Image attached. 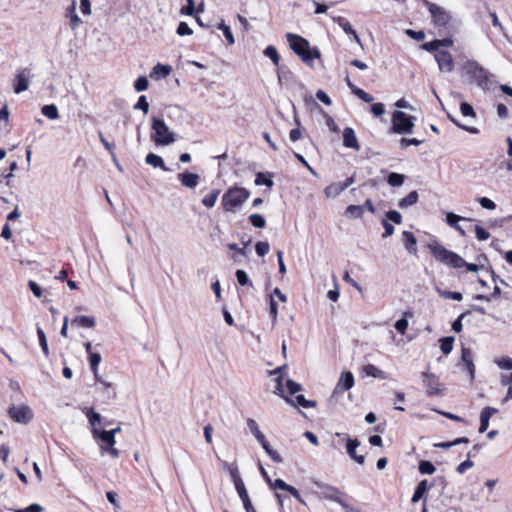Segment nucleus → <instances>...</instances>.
I'll return each instance as SVG.
<instances>
[{
  "label": "nucleus",
  "instance_id": "f257e3e1",
  "mask_svg": "<svg viewBox=\"0 0 512 512\" xmlns=\"http://www.w3.org/2000/svg\"><path fill=\"white\" fill-rule=\"evenodd\" d=\"M286 39L290 48L296 53L303 62L310 63L313 59L320 58V52L317 48H311L309 42L293 33H287Z\"/></svg>",
  "mask_w": 512,
  "mask_h": 512
},
{
  "label": "nucleus",
  "instance_id": "f03ea898",
  "mask_svg": "<svg viewBox=\"0 0 512 512\" xmlns=\"http://www.w3.org/2000/svg\"><path fill=\"white\" fill-rule=\"evenodd\" d=\"M250 197V191L243 187L233 186L222 196V206L226 212H236Z\"/></svg>",
  "mask_w": 512,
  "mask_h": 512
},
{
  "label": "nucleus",
  "instance_id": "7ed1b4c3",
  "mask_svg": "<svg viewBox=\"0 0 512 512\" xmlns=\"http://www.w3.org/2000/svg\"><path fill=\"white\" fill-rule=\"evenodd\" d=\"M432 255L436 260L449 265L453 268H461L465 264V260L458 254L446 249L437 242L428 245Z\"/></svg>",
  "mask_w": 512,
  "mask_h": 512
},
{
  "label": "nucleus",
  "instance_id": "20e7f679",
  "mask_svg": "<svg viewBox=\"0 0 512 512\" xmlns=\"http://www.w3.org/2000/svg\"><path fill=\"white\" fill-rule=\"evenodd\" d=\"M151 121V128L153 130L151 139L156 145H170L175 141L174 133L169 130V127L163 119L152 116Z\"/></svg>",
  "mask_w": 512,
  "mask_h": 512
},
{
  "label": "nucleus",
  "instance_id": "39448f33",
  "mask_svg": "<svg viewBox=\"0 0 512 512\" xmlns=\"http://www.w3.org/2000/svg\"><path fill=\"white\" fill-rule=\"evenodd\" d=\"M422 3L428 9L434 26L439 30L447 28L451 20L450 13L445 8L428 0H423Z\"/></svg>",
  "mask_w": 512,
  "mask_h": 512
},
{
  "label": "nucleus",
  "instance_id": "423d86ee",
  "mask_svg": "<svg viewBox=\"0 0 512 512\" xmlns=\"http://www.w3.org/2000/svg\"><path fill=\"white\" fill-rule=\"evenodd\" d=\"M391 130L396 134H411L414 128V117L402 111H394L392 114Z\"/></svg>",
  "mask_w": 512,
  "mask_h": 512
},
{
  "label": "nucleus",
  "instance_id": "0eeeda50",
  "mask_svg": "<svg viewBox=\"0 0 512 512\" xmlns=\"http://www.w3.org/2000/svg\"><path fill=\"white\" fill-rule=\"evenodd\" d=\"M467 73L482 88L487 89L489 85V73L486 69L479 65L476 61H469L467 63Z\"/></svg>",
  "mask_w": 512,
  "mask_h": 512
},
{
  "label": "nucleus",
  "instance_id": "6e6552de",
  "mask_svg": "<svg viewBox=\"0 0 512 512\" xmlns=\"http://www.w3.org/2000/svg\"><path fill=\"white\" fill-rule=\"evenodd\" d=\"M434 58L440 72L451 73L455 69V61L449 51L441 49L434 55Z\"/></svg>",
  "mask_w": 512,
  "mask_h": 512
},
{
  "label": "nucleus",
  "instance_id": "1a4fd4ad",
  "mask_svg": "<svg viewBox=\"0 0 512 512\" xmlns=\"http://www.w3.org/2000/svg\"><path fill=\"white\" fill-rule=\"evenodd\" d=\"M422 381L428 396H439L442 393L441 384L438 378L429 372L422 373Z\"/></svg>",
  "mask_w": 512,
  "mask_h": 512
},
{
  "label": "nucleus",
  "instance_id": "9d476101",
  "mask_svg": "<svg viewBox=\"0 0 512 512\" xmlns=\"http://www.w3.org/2000/svg\"><path fill=\"white\" fill-rule=\"evenodd\" d=\"M30 69L29 68H21L17 71L13 82V89L16 94L24 92L28 89L30 84Z\"/></svg>",
  "mask_w": 512,
  "mask_h": 512
},
{
  "label": "nucleus",
  "instance_id": "9b49d317",
  "mask_svg": "<svg viewBox=\"0 0 512 512\" xmlns=\"http://www.w3.org/2000/svg\"><path fill=\"white\" fill-rule=\"evenodd\" d=\"M354 386V376L351 372H342L341 376L333 390V395L342 394Z\"/></svg>",
  "mask_w": 512,
  "mask_h": 512
},
{
  "label": "nucleus",
  "instance_id": "f8f14e48",
  "mask_svg": "<svg viewBox=\"0 0 512 512\" xmlns=\"http://www.w3.org/2000/svg\"><path fill=\"white\" fill-rule=\"evenodd\" d=\"M9 415L19 423H27L31 419V411L27 406H13L9 409Z\"/></svg>",
  "mask_w": 512,
  "mask_h": 512
},
{
  "label": "nucleus",
  "instance_id": "ddd939ff",
  "mask_svg": "<svg viewBox=\"0 0 512 512\" xmlns=\"http://www.w3.org/2000/svg\"><path fill=\"white\" fill-rule=\"evenodd\" d=\"M343 145L356 151L360 149L355 131L351 127H346L343 131Z\"/></svg>",
  "mask_w": 512,
  "mask_h": 512
},
{
  "label": "nucleus",
  "instance_id": "4468645a",
  "mask_svg": "<svg viewBox=\"0 0 512 512\" xmlns=\"http://www.w3.org/2000/svg\"><path fill=\"white\" fill-rule=\"evenodd\" d=\"M347 444H346V450L348 455L356 461L358 464H364L365 457L363 455H358L356 453L357 447L360 445V442L357 439H352L350 437H347Z\"/></svg>",
  "mask_w": 512,
  "mask_h": 512
},
{
  "label": "nucleus",
  "instance_id": "2eb2a0df",
  "mask_svg": "<svg viewBox=\"0 0 512 512\" xmlns=\"http://www.w3.org/2000/svg\"><path fill=\"white\" fill-rule=\"evenodd\" d=\"M498 410L493 407H485L480 414L479 432L484 433L489 427L490 418L496 414Z\"/></svg>",
  "mask_w": 512,
  "mask_h": 512
},
{
  "label": "nucleus",
  "instance_id": "dca6fc26",
  "mask_svg": "<svg viewBox=\"0 0 512 512\" xmlns=\"http://www.w3.org/2000/svg\"><path fill=\"white\" fill-rule=\"evenodd\" d=\"M178 178L184 187H187L190 189L195 188L198 185L199 180H200V176L198 174L190 173V172L181 173L178 175Z\"/></svg>",
  "mask_w": 512,
  "mask_h": 512
},
{
  "label": "nucleus",
  "instance_id": "f3484780",
  "mask_svg": "<svg viewBox=\"0 0 512 512\" xmlns=\"http://www.w3.org/2000/svg\"><path fill=\"white\" fill-rule=\"evenodd\" d=\"M402 240L406 250L410 254H416L417 252V240L412 232L403 231L402 232Z\"/></svg>",
  "mask_w": 512,
  "mask_h": 512
},
{
  "label": "nucleus",
  "instance_id": "a211bd4d",
  "mask_svg": "<svg viewBox=\"0 0 512 512\" xmlns=\"http://www.w3.org/2000/svg\"><path fill=\"white\" fill-rule=\"evenodd\" d=\"M92 435L95 439L101 440L107 447L115 446L116 440L113 436V432H108L107 430H94L92 431Z\"/></svg>",
  "mask_w": 512,
  "mask_h": 512
},
{
  "label": "nucleus",
  "instance_id": "6ab92c4d",
  "mask_svg": "<svg viewBox=\"0 0 512 512\" xmlns=\"http://www.w3.org/2000/svg\"><path fill=\"white\" fill-rule=\"evenodd\" d=\"M461 220H469V219L465 218V217H462V216H459V215H456L453 212H448L446 214V222H447V224L450 227H452L455 230H457L460 233V235L465 236L464 229L458 224V222L461 221Z\"/></svg>",
  "mask_w": 512,
  "mask_h": 512
},
{
  "label": "nucleus",
  "instance_id": "aec40b11",
  "mask_svg": "<svg viewBox=\"0 0 512 512\" xmlns=\"http://www.w3.org/2000/svg\"><path fill=\"white\" fill-rule=\"evenodd\" d=\"M462 362L467 369L471 380L474 379V373H475V366L472 359V353L469 349H462V356H461Z\"/></svg>",
  "mask_w": 512,
  "mask_h": 512
},
{
  "label": "nucleus",
  "instance_id": "412c9836",
  "mask_svg": "<svg viewBox=\"0 0 512 512\" xmlns=\"http://www.w3.org/2000/svg\"><path fill=\"white\" fill-rule=\"evenodd\" d=\"M362 371L364 372V374L366 376H370V377H373V378H378V379H382V380H385V379L388 378L386 372H384L383 370L379 369L378 367H376L373 364H366V365H364L363 368H362Z\"/></svg>",
  "mask_w": 512,
  "mask_h": 512
},
{
  "label": "nucleus",
  "instance_id": "4be33fe9",
  "mask_svg": "<svg viewBox=\"0 0 512 512\" xmlns=\"http://www.w3.org/2000/svg\"><path fill=\"white\" fill-rule=\"evenodd\" d=\"M95 323H96V321L93 316H85V315L76 316L72 321L73 325H77L78 327H83V328H93L95 326Z\"/></svg>",
  "mask_w": 512,
  "mask_h": 512
},
{
  "label": "nucleus",
  "instance_id": "5701e85b",
  "mask_svg": "<svg viewBox=\"0 0 512 512\" xmlns=\"http://www.w3.org/2000/svg\"><path fill=\"white\" fill-rule=\"evenodd\" d=\"M419 194L417 191H411L406 197L402 198L398 202V207L401 209H406L410 206H413L418 202Z\"/></svg>",
  "mask_w": 512,
  "mask_h": 512
},
{
  "label": "nucleus",
  "instance_id": "b1692460",
  "mask_svg": "<svg viewBox=\"0 0 512 512\" xmlns=\"http://www.w3.org/2000/svg\"><path fill=\"white\" fill-rule=\"evenodd\" d=\"M428 481L426 479L420 481L413 493L411 501L413 503L418 502L428 491Z\"/></svg>",
  "mask_w": 512,
  "mask_h": 512
},
{
  "label": "nucleus",
  "instance_id": "393cba45",
  "mask_svg": "<svg viewBox=\"0 0 512 512\" xmlns=\"http://www.w3.org/2000/svg\"><path fill=\"white\" fill-rule=\"evenodd\" d=\"M85 414L89 421V424L92 427L91 432L94 430H99L97 426L101 424V415L98 412H95L93 408L87 409Z\"/></svg>",
  "mask_w": 512,
  "mask_h": 512
},
{
  "label": "nucleus",
  "instance_id": "a878e982",
  "mask_svg": "<svg viewBox=\"0 0 512 512\" xmlns=\"http://www.w3.org/2000/svg\"><path fill=\"white\" fill-rule=\"evenodd\" d=\"M172 71L171 66L169 65H162L158 63L156 66H154L151 77L152 78H165L167 77Z\"/></svg>",
  "mask_w": 512,
  "mask_h": 512
},
{
  "label": "nucleus",
  "instance_id": "bb28decb",
  "mask_svg": "<svg viewBox=\"0 0 512 512\" xmlns=\"http://www.w3.org/2000/svg\"><path fill=\"white\" fill-rule=\"evenodd\" d=\"M145 161L147 164L153 166L154 168H161L163 169L164 171H168L169 169L165 166V163L163 161V159L154 154V153H149L147 154L146 158H145Z\"/></svg>",
  "mask_w": 512,
  "mask_h": 512
},
{
  "label": "nucleus",
  "instance_id": "cd10ccee",
  "mask_svg": "<svg viewBox=\"0 0 512 512\" xmlns=\"http://www.w3.org/2000/svg\"><path fill=\"white\" fill-rule=\"evenodd\" d=\"M344 191L340 182L332 183L324 189L327 198H336Z\"/></svg>",
  "mask_w": 512,
  "mask_h": 512
},
{
  "label": "nucleus",
  "instance_id": "c85d7f7f",
  "mask_svg": "<svg viewBox=\"0 0 512 512\" xmlns=\"http://www.w3.org/2000/svg\"><path fill=\"white\" fill-rule=\"evenodd\" d=\"M285 368H286V366L284 365V366L277 367L276 369H274L272 371H269L270 375H278L277 378H276L275 393L280 395V396H284V389H283V386H282V376L279 375V374Z\"/></svg>",
  "mask_w": 512,
  "mask_h": 512
},
{
  "label": "nucleus",
  "instance_id": "c756f323",
  "mask_svg": "<svg viewBox=\"0 0 512 512\" xmlns=\"http://www.w3.org/2000/svg\"><path fill=\"white\" fill-rule=\"evenodd\" d=\"M235 489H236L240 499L242 500L244 509L252 506V502H251L248 492L246 490L245 484L242 483L239 486H236Z\"/></svg>",
  "mask_w": 512,
  "mask_h": 512
},
{
  "label": "nucleus",
  "instance_id": "7c9ffc66",
  "mask_svg": "<svg viewBox=\"0 0 512 512\" xmlns=\"http://www.w3.org/2000/svg\"><path fill=\"white\" fill-rule=\"evenodd\" d=\"M323 496L328 500L338 502L342 498V493L336 487L327 486L326 491L323 492Z\"/></svg>",
  "mask_w": 512,
  "mask_h": 512
},
{
  "label": "nucleus",
  "instance_id": "2f4dec72",
  "mask_svg": "<svg viewBox=\"0 0 512 512\" xmlns=\"http://www.w3.org/2000/svg\"><path fill=\"white\" fill-rule=\"evenodd\" d=\"M364 214V206L349 205L345 210V216L349 218H361Z\"/></svg>",
  "mask_w": 512,
  "mask_h": 512
},
{
  "label": "nucleus",
  "instance_id": "473e14b6",
  "mask_svg": "<svg viewBox=\"0 0 512 512\" xmlns=\"http://www.w3.org/2000/svg\"><path fill=\"white\" fill-rule=\"evenodd\" d=\"M247 426L257 441H263V437H265V435L260 431L258 424L254 419L248 418Z\"/></svg>",
  "mask_w": 512,
  "mask_h": 512
},
{
  "label": "nucleus",
  "instance_id": "72a5a7b5",
  "mask_svg": "<svg viewBox=\"0 0 512 512\" xmlns=\"http://www.w3.org/2000/svg\"><path fill=\"white\" fill-rule=\"evenodd\" d=\"M219 194H220V190H218V189L211 191L210 194L203 197L202 204L207 208L214 207L216 204V201L219 197Z\"/></svg>",
  "mask_w": 512,
  "mask_h": 512
},
{
  "label": "nucleus",
  "instance_id": "f704fd0d",
  "mask_svg": "<svg viewBox=\"0 0 512 512\" xmlns=\"http://www.w3.org/2000/svg\"><path fill=\"white\" fill-rule=\"evenodd\" d=\"M454 337L448 336L440 339V349L443 354L448 355L453 350Z\"/></svg>",
  "mask_w": 512,
  "mask_h": 512
},
{
  "label": "nucleus",
  "instance_id": "c9c22d12",
  "mask_svg": "<svg viewBox=\"0 0 512 512\" xmlns=\"http://www.w3.org/2000/svg\"><path fill=\"white\" fill-rule=\"evenodd\" d=\"M264 55L271 59L274 65L278 66L280 62V55L273 45L267 46L264 51Z\"/></svg>",
  "mask_w": 512,
  "mask_h": 512
},
{
  "label": "nucleus",
  "instance_id": "e433bc0d",
  "mask_svg": "<svg viewBox=\"0 0 512 512\" xmlns=\"http://www.w3.org/2000/svg\"><path fill=\"white\" fill-rule=\"evenodd\" d=\"M42 114L50 120H55L59 117L58 108L54 104L44 105L42 107Z\"/></svg>",
  "mask_w": 512,
  "mask_h": 512
},
{
  "label": "nucleus",
  "instance_id": "4c0bfd02",
  "mask_svg": "<svg viewBox=\"0 0 512 512\" xmlns=\"http://www.w3.org/2000/svg\"><path fill=\"white\" fill-rule=\"evenodd\" d=\"M405 176L403 174L392 172L388 175L387 183L393 187H399L404 183Z\"/></svg>",
  "mask_w": 512,
  "mask_h": 512
},
{
  "label": "nucleus",
  "instance_id": "58836bf2",
  "mask_svg": "<svg viewBox=\"0 0 512 512\" xmlns=\"http://www.w3.org/2000/svg\"><path fill=\"white\" fill-rule=\"evenodd\" d=\"M37 336H38L39 344L42 348L44 355L46 357H48L49 356V348H48L47 338H46V335H45L43 329L40 327H37Z\"/></svg>",
  "mask_w": 512,
  "mask_h": 512
},
{
  "label": "nucleus",
  "instance_id": "ea45409f",
  "mask_svg": "<svg viewBox=\"0 0 512 512\" xmlns=\"http://www.w3.org/2000/svg\"><path fill=\"white\" fill-rule=\"evenodd\" d=\"M436 291L441 297L445 299H452L455 301H461L463 299V296L460 292L441 290L440 288H437Z\"/></svg>",
  "mask_w": 512,
  "mask_h": 512
},
{
  "label": "nucleus",
  "instance_id": "a19ab883",
  "mask_svg": "<svg viewBox=\"0 0 512 512\" xmlns=\"http://www.w3.org/2000/svg\"><path fill=\"white\" fill-rule=\"evenodd\" d=\"M418 469L421 474L427 475H431L436 471L435 466L430 461L426 460L420 461Z\"/></svg>",
  "mask_w": 512,
  "mask_h": 512
},
{
  "label": "nucleus",
  "instance_id": "79ce46f5",
  "mask_svg": "<svg viewBox=\"0 0 512 512\" xmlns=\"http://www.w3.org/2000/svg\"><path fill=\"white\" fill-rule=\"evenodd\" d=\"M235 275H236V279H237V282L239 283V285H241V286L249 285L251 287L253 286L247 273L244 270H241V269L237 270Z\"/></svg>",
  "mask_w": 512,
  "mask_h": 512
},
{
  "label": "nucleus",
  "instance_id": "37998d69",
  "mask_svg": "<svg viewBox=\"0 0 512 512\" xmlns=\"http://www.w3.org/2000/svg\"><path fill=\"white\" fill-rule=\"evenodd\" d=\"M101 362V355L97 352L90 353L89 355V365L90 369L93 372V374H96V370L98 369V366Z\"/></svg>",
  "mask_w": 512,
  "mask_h": 512
},
{
  "label": "nucleus",
  "instance_id": "c03bdc74",
  "mask_svg": "<svg viewBox=\"0 0 512 512\" xmlns=\"http://www.w3.org/2000/svg\"><path fill=\"white\" fill-rule=\"evenodd\" d=\"M248 219L251 222V224L256 228H264L266 225L264 217L261 216L260 214H251L248 217Z\"/></svg>",
  "mask_w": 512,
  "mask_h": 512
},
{
  "label": "nucleus",
  "instance_id": "a18cd8bd",
  "mask_svg": "<svg viewBox=\"0 0 512 512\" xmlns=\"http://www.w3.org/2000/svg\"><path fill=\"white\" fill-rule=\"evenodd\" d=\"M218 29L222 30L226 40L228 41V43L230 45L234 44V42H235L234 36H233V33H232V31H231L229 26H227L224 22H221L218 25Z\"/></svg>",
  "mask_w": 512,
  "mask_h": 512
},
{
  "label": "nucleus",
  "instance_id": "49530a36",
  "mask_svg": "<svg viewBox=\"0 0 512 512\" xmlns=\"http://www.w3.org/2000/svg\"><path fill=\"white\" fill-rule=\"evenodd\" d=\"M273 181L271 178H266L264 173L262 172H259L256 174V178H255V185L257 186H260V185H265L269 188H271L273 186Z\"/></svg>",
  "mask_w": 512,
  "mask_h": 512
},
{
  "label": "nucleus",
  "instance_id": "de8ad7c7",
  "mask_svg": "<svg viewBox=\"0 0 512 512\" xmlns=\"http://www.w3.org/2000/svg\"><path fill=\"white\" fill-rule=\"evenodd\" d=\"M467 456L468 458L456 467V471L459 474H464L468 469L474 466V462L470 460L471 452H469Z\"/></svg>",
  "mask_w": 512,
  "mask_h": 512
},
{
  "label": "nucleus",
  "instance_id": "09e8293b",
  "mask_svg": "<svg viewBox=\"0 0 512 512\" xmlns=\"http://www.w3.org/2000/svg\"><path fill=\"white\" fill-rule=\"evenodd\" d=\"M296 405L303 408H313L316 406V402L313 400H307L303 395H297L295 398Z\"/></svg>",
  "mask_w": 512,
  "mask_h": 512
},
{
  "label": "nucleus",
  "instance_id": "8fccbe9b",
  "mask_svg": "<svg viewBox=\"0 0 512 512\" xmlns=\"http://www.w3.org/2000/svg\"><path fill=\"white\" fill-rule=\"evenodd\" d=\"M495 363L501 369L512 370V358L510 357H501L495 360Z\"/></svg>",
  "mask_w": 512,
  "mask_h": 512
},
{
  "label": "nucleus",
  "instance_id": "3c124183",
  "mask_svg": "<svg viewBox=\"0 0 512 512\" xmlns=\"http://www.w3.org/2000/svg\"><path fill=\"white\" fill-rule=\"evenodd\" d=\"M270 246L268 242L259 241L255 245L256 253L263 257L269 252Z\"/></svg>",
  "mask_w": 512,
  "mask_h": 512
},
{
  "label": "nucleus",
  "instance_id": "603ef678",
  "mask_svg": "<svg viewBox=\"0 0 512 512\" xmlns=\"http://www.w3.org/2000/svg\"><path fill=\"white\" fill-rule=\"evenodd\" d=\"M386 219L387 221H392L395 224H401L402 223V215L396 211V210H389L386 213Z\"/></svg>",
  "mask_w": 512,
  "mask_h": 512
},
{
  "label": "nucleus",
  "instance_id": "864d4df0",
  "mask_svg": "<svg viewBox=\"0 0 512 512\" xmlns=\"http://www.w3.org/2000/svg\"><path fill=\"white\" fill-rule=\"evenodd\" d=\"M229 475H230L231 480L234 483L235 487L239 486L242 483H244L242 478H241V476H240V473H239V470H238L237 466H235L234 468L230 469Z\"/></svg>",
  "mask_w": 512,
  "mask_h": 512
},
{
  "label": "nucleus",
  "instance_id": "5fc2aeb1",
  "mask_svg": "<svg viewBox=\"0 0 512 512\" xmlns=\"http://www.w3.org/2000/svg\"><path fill=\"white\" fill-rule=\"evenodd\" d=\"M340 25L346 34L352 35L355 41L357 43H360V39L356 31L352 28L351 24L348 21H343Z\"/></svg>",
  "mask_w": 512,
  "mask_h": 512
},
{
  "label": "nucleus",
  "instance_id": "6e6d98bb",
  "mask_svg": "<svg viewBox=\"0 0 512 512\" xmlns=\"http://www.w3.org/2000/svg\"><path fill=\"white\" fill-rule=\"evenodd\" d=\"M269 306V314L272 318L273 323H275L278 316V304L272 296H270Z\"/></svg>",
  "mask_w": 512,
  "mask_h": 512
},
{
  "label": "nucleus",
  "instance_id": "4d7b16f0",
  "mask_svg": "<svg viewBox=\"0 0 512 512\" xmlns=\"http://www.w3.org/2000/svg\"><path fill=\"white\" fill-rule=\"evenodd\" d=\"M148 84H149V83H148L147 78H146V77H144V76H141V77H139V78L135 81V83H134V88H135V90H136V91H138V92H142V91L147 90V88H148Z\"/></svg>",
  "mask_w": 512,
  "mask_h": 512
},
{
  "label": "nucleus",
  "instance_id": "13d9d810",
  "mask_svg": "<svg viewBox=\"0 0 512 512\" xmlns=\"http://www.w3.org/2000/svg\"><path fill=\"white\" fill-rule=\"evenodd\" d=\"M177 34L179 36H186V35H192L193 30L189 27V25L186 22H180L177 27Z\"/></svg>",
  "mask_w": 512,
  "mask_h": 512
},
{
  "label": "nucleus",
  "instance_id": "bf43d9fd",
  "mask_svg": "<svg viewBox=\"0 0 512 512\" xmlns=\"http://www.w3.org/2000/svg\"><path fill=\"white\" fill-rule=\"evenodd\" d=\"M460 111H461L463 116L475 117V111H474L473 107L469 103H467V102H462L461 103Z\"/></svg>",
  "mask_w": 512,
  "mask_h": 512
},
{
  "label": "nucleus",
  "instance_id": "052dcab7",
  "mask_svg": "<svg viewBox=\"0 0 512 512\" xmlns=\"http://www.w3.org/2000/svg\"><path fill=\"white\" fill-rule=\"evenodd\" d=\"M476 200L485 209L494 210L496 208V204L487 197H478Z\"/></svg>",
  "mask_w": 512,
  "mask_h": 512
},
{
  "label": "nucleus",
  "instance_id": "680f3d73",
  "mask_svg": "<svg viewBox=\"0 0 512 512\" xmlns=\"http://www.w3.org/2000/svg\"><path fill=\"white\" fill-rule=\"evenodd\" d=\"M75 2H73L71 8H70V25L72 29H75L77 25L81 22L80 18L76 14L75 11Z\"/></svg>",
  "mask_w": 512,
  "mask_h": 512
},
{
  "label": "nucleus",
  "instance_id": "e2e57ef3",
  "mask_svg": "<svg viewBox=\"0 0 512 512\" xmlns=\"http://www.w3.org/2000/svg\"><path fill=\"white\" fill-rule=\"evenodd\" d=\"M269 485L272 489H279V490H284L287 492H288V489L291 487V485L287 484L282 479H276L274 482L271 481V483H269Z\"/></svg>",
  "mask_w": 512,
  "mask_h": 512
},
{
  "label": "nucleus",
  "instance_id": "0e129e2a",
  "mask_svg": "<svg viewBox=\"0 0 512 512\" xmlns=\"http://www.w3.org/2000/svg\"><path fill=\"white\" fill-rule=\"evenodd\" d=\"M423 141L416 138H401L399 144L402 149L407 148L410 145L419 146Z\"/></svg>",
  "mask_w": 512,
  "mask_h": 512
},
{
  "label": "nucleus",
  "instance_id": "69168bd1",
  "mask_svg": "<svg viewBox=\"0 0 512 512\" xmlns=\"http://www.w3.org/2000/svg\"><path fill=\"white\" fill-rule=\"evenodd\" d=\"M354 95H356L359 99L366 103H371L374 100L372 95H370L369 93L365 92L363 89L360 88L355 90Z\"/></svg>",
  "mask_w": 512,
  "mask_h": 512
},
{
  "label": "nucleus",
  "instance_id": "338daca9",
  "mask_svg": "<svg viewBox=\"0 0 512 512\" xmlns=\"http://www.w3.org/2000/svg\"><path fill=\"white\" fill-rule=\"evenodd\" d=\"M134 109H141L145 114L149 110V104L147 102V99L144 95L140 96L137 103L134 106Z\"/></svg>",
  "mask_w": 512,
  "mask_h": 512
},
{
  "label": "nucleus",
  "instance_id": "774afa93",
  "mask_svg": "<svg viewBox=\"0 0 512 512\" xmlns=\"http://www.w3.org/2000/svg\"><path fill=\"white\" fill-rule=\"evenodd\" d=\"M43 507L40 504L34 503L24 509H16L15 512H42Z\"/></svg>",
  "mask_w": 512,
  "mask_h": 512
}]
</instances>
